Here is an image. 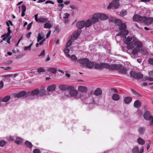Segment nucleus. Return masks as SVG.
<instances>
[{
    "label": "nucleus",
    "instance_id": "obj_1",
    "mask_svg": "<svg viewBox=\"0 0 153 153\" xmlns=\"http://www.w3.org/2000/svg\"><path fill=\"white\" fill-rule=\"evenodd\" d=\"M125 43L128 45V48H135L133 50L132 53L136 55L140 51L142 44L141 42L134 37H128L125 41Z\"/></svg>",
    "mask_w": 153,
    "mask_h": 153
},
{
    "label": "nucleus",
    "instance_id": "obj_2",
    "mask_svg": "<svg viewBox=\"0 0 153 153\" xmlns=\"http://www.w3.org/2000/svg\"><path fill=\"white\" fill-rule=\"evenodd\" d=\"M114 22L116 25L119 27V30L120 31V32L116 35V36H120L121 37L124 36V37L126 38V35L128 33V30H125L126 28V24L123 23L121 20L118 19H115Z\"/></svg>",
    "mask_w": 153,
    "mask_h": 153
},
{
    "label": "nucleus",
    "instance_id": "obj_3",
    "mask_svg": "<svg viewBox=\"0 0 153 153\" xmlns=\"http://www.w3.org/2000/svg\"><path fill=\"white\" fill-rule=\"evenodd\" d=\"M77 62L82 65L84 66H86L88 68H92L94 64V62L89 61V59L86 58L80 59L77 60Z\"/></svg>",
    "mask_w": 153,
    "mask_h": 153
},
{
    "label": "nucleus",
    "instance_id": "obj_4",
    "mask_svg": "<svg viewBox=\"0 0 153 153\" xmlns=\"http://www.w3.org/2000/svg\"><path fill=\"white\" fill-rule=\"evenodd\" d=\"M38 14H36L34 16L35 20L37 22H39L41 23H45L48 22V20L46 16H41L38 19Z\"/></svg>",
    "mask_w": 153,
    "mask_h": 153
},
{
    "label": "nucleus",
    "instance_id": "obj_5",
    "mask_svg": "<svg viewBox=\"0 0 153 153\" xmlns=\"http://www.w3.org/2000/svg\"><path fill=\"white\" fill-rule=\"evenodd\" d=\"M119 0H114L112 3L110 4L107 7L108 10L111 9L112 7L115 9H117L119 7L120 4L119 2Z\"/></svg>",
    "mask_w": 153,
    "mask_h": 153
},
{
    "label": "nucleus",
    "instance_id": "obj_6",
    "mask_svg": "<svg viewBox=\"0 0 153 153\" xmlns=\"http://www.w3.org/2000/svg\"><path fill=\"white\" fill-rule=\"evenodd\" d=\"M39 89H36L31 92L27 93L26 94V97H29L30 98H32L34 96H37L39 95Z\"/></svg>",
    "mask_w": 153,
    "mask_h": 153
},
{
    "label": "nucleus",
    "instance_id": "obj_7",
    "mask_svg": "<svg viewBox=\"0 0 153 153\" xmlns=\"http://www.w3.org/2000/svg\"><path fill=\"white\" fill-rule=\"evenodd\" d=\"M130 74L131 77L138 80L140 79L143 77V75L141 73H137L133 71L130 72Z\"/></svg>",
    "mask_w": 153,
    "mask_h": 153
},
{
    "label": "nucleus",
    "instance_id": "obj_8",
    "mask_svg": "<svg viewBox=\"0 0 153 153\" xmlns=\"http://www.w3.org/2000/svg\"><path fill=\"white\" fill-rule=\"evenodd\" d=\"M144 117L146 120H150L151 123H153V116L151 115V114L149 111H146L144 114Z\"/></svg>",
    "mask_w": 153,
    "mask_h": 153
},
{
    "label": "nucleus",
    "instance_id": "obj_9",
    "mask_svg": "<svg viewBox=\"0 0 153 153\" xmlns=\"http://www.w3.org/2000/svg\"><path fill=\"white\" fill-rule=\"evenodd\" d=\"M69 90V93L70 95V97H73L76 98L78 94V92L77 91L74 89V87L70 86Z\"/></svg>",
    "mask_w": 153,
    "mask_h": 153
},
{
    "label": "nucleus",
    "instance_id": "obj_10",
    "mask_svg": "<svg viewBox=\"0 0 153 153\" xmlns=\"http://www.w3.org/2000/svg\"><path fill=\"white\" fill-rule=\"evenodd\" d=\"M143 17L139 15H135L133 18L134 21L143 22Z\"/></svg>",
    "mask_w": 153,
    "mask_h": 153
},
{
    "label": "nucleus",
    "instance_id": "obj_11",
    "mask_svg": "<svg viewBox=\"0 0 153 153\" xmlns=\"http://www.w3.org/2000/svg\"><path fill=\"white\" fill-rule=\"evenodd\" d=\"M153 21V18L152 17L147 18L145 16H143V22L147 24H150Z\"/></svg>",
    "mask_w": 153,
    "mask_h": 153
},
{
    "label": "nucleus",
    "instance_id": "obj_12",
    "mask_svg": "<svg viewBox=\"0 0 153 153\" xmlns=\"http://www.w3.org/2000/svg\"><path fill=\"white\" fill-rule=\"evenodd\" d=\"M26 94L25 91H22L18 93L13 94V95L14 97L19 98L25 96V95H26Z\"/></svg>",
    "mask_w": 153,
    "mask_h": 153
},
{
    "label": "nucleus",
    "instance_id": "obj_13",
    "mask_svg": "<svg viewBox=\"0 0 153 153\" xmlns=\"http://www.w3.org/2000/svg\"><path fill=\"white\" fill-rule=\"evenodd\" d=\"M84 24V21H79L76 23V26L78 29H81L85 27Z\"/></svg>",
    "mask_w": 153,
    "mask_h": 153
},
{
    "label": "nucleus",
    "instance_id": "obj_14",
    "mask_svg": "<svg viewBox=\"0 0 153 153\" xmlns=\"http://www.w3.org/2000/svg\"><path fill=\"white\" fill-rule=\"evenodd\" d=\"M99 16L98 14H95L93 16L91 19V21L93 23L98 22H99Z\"/></svg>",
    "mask_w": 153,
    "mask_h": 153
},
{
    "label": "nucleus",
    "instance_id": "obj_15",
    "mask_svg": "<svg viewBox=\"0 0 153 153\" xmlns=\"http://www.w3.org/2000/svg\"><path fill=\"white\" fill-rule=\"evenodd\" d=\"M70 86L67 85L61 84L59 86V88L61 90L65 91L68 89L69 90Z\"/></svg>",
    "mask_w": 153,
    "mask_h": 153
},
{
    "label": "nucleus",
    "instance_id": "obj_16",
    "mask_svg": "<svg viewBox=\"0 0 153 153\" xmlns=\"http://www.w3.org/2000/svg\"><path fill=\"white\" fill-rule=\"evenodd\" d=\"M106 63H102L100 64L96 63L95 64L94 68H105V66L107 65Z\"/></svg>",
    "mask_w": 153,
    "mask_h": 153
},
{
    "label": "nucleus",
    "instance_id": "obj_17",
    "mask_svg": "<svg viewBox=\"0 0 153 153\" xmlns=\"http://www.w3.org/2000/svg\"><path fill=\"white\" fill-rule=\"evenodd\" d=\"M98 15L99 19L101 20H105L108 18L107 16L104 14H98Z\"/></svg>",
    "mask_w": 153,
    "mask_h": 153
},
{
    "label": "nucleus",
    "instance_id": "obj_18",
    "mask_svg": "<svg viewBox=\"0 0 153 153\" xmlns=\"http://www.w3.org/2000/svg\"><path fill=\"white\" fill-rule=\"evenodd\" d=\"M107 65L105 66V68L108 69L110 70H114L116 69V64L109 65L108 63H106Z\"/></svg>",
    "mask_w": 153,
    "mask_h": 153
},
{
    "label": "nucleus",
    "instance_id": "obj_19",
    "mask_svg": "<svg viewBox=\"0 0 153 153\" xmlns=\"http://www.w3.org/2000/svg\"><path fill=\"white\" fill-rule=\"evenodd\" d=\"M56 87V85L53 84L48 87L47 90L48 91H53L55 90Z\"/></svg>",
    "mask_w": 153,
    "mask_h": 153
},
{
    "label": "nucleus",
    "instance_id": "obj_20",
    "mask_svg": "<svg viewBox=\"0 0 153 153\" xmlns=\"http://www.w3.org/2000/svg\"><path fill=\"white\" fill-rule=\"evenodd\" d=\"M85 23V27H88L91 26L92 24L93 23L90 20H88L86 21L85 22L84 21Z\"/></svg>",
    "mask_w": 153,
    "mask_h": 153
},
{
    "label": "nucleus",
    "instance_id": "obj_21",
    "mask_svg": "<svg viewBox=\"0 0 153 153\" xmlns=\"http://www.w3.org/2000/svg\"><path fill=\"white\" fill-rule=\"evenodd\" d=\"M81 33V30H77L74 32L73 33V36L74 38L76 39L80 35Z\"/></svg>",
    "mask_w": 153,
    "mask_h": 153
},
{
    "label": "nucleus",
    "instance_id": "obj_22",
    "mask_svg": "<svg viewBox=\"0 0 153 153\" xmlns=\"http://www.w3.org/2000/svg\"><path fill=\"white\" fill-rule=\"evenodd\" d=\"M78 90L79 91L82 92H86L87 91V88L84 86H80L79 87Z\"/></svg>",
    "mask_w": 153,
    "mask_h": 153
},
{
    "label": "nucleus",
    "instance_id": "obj_23",
    "mask_svg": "<svg viewBox=\"0 0 153 153\" xmlns=\"http://www.w3.org/2000/svg\"><path fill=\"white\" fill-rule=\"evenodd\" d=\"M46 91L44 90V88L43 87H42L40 88L39 90V95L42 96L44 95L45 94Z\"/></svg>",
    "mask_w": 153,
    "mask_h": 153
},
{
    "label": "nucleus",
    "instance_id": "obj_24",
    "mask_svg": "<svg viewBox=\"0 0 153 153\" xmlns=\"http://www.w3.org/2000/svg\"><path fill=\"white\" fill-rule=\"evenodd\" d=\"M102 93V91L100 88H97L94 92V94L97 96L100 95Z\"/></svg>",
    "mask_w": 153,
    "mask_h": 153
},
{
    "label": "nucleus",
    "instance_id": "obj_25",
    "mask_svg": "<svg viewBox=\"0 0 153 153\" xmlns=\"http://www.w3.org/2000/svg\"><path fill=\"white\" fill-rule=\"evenodd\" d=\"M132 100L131 98L129 97H125L124 99V102L126 104H129L131 102Z\"/></svg>",
    "mask_w": 153,
    "mask_h": 153
},
{
    "label": "nucleus",
    "instance_id": "obj_26",
    "mask_svg": "<svg viewBox=\"0 0 153 153\" xmlns=\"http://www.w3.org/2000/svg\"><path fill=\"white\" fill-rule=\"evenodd\" d=\"M52 27L51 24L50 22H45L44 25V27L45 28L50 29Z\"/></svg>",
    "mask_w": 153,
    "mask_h": 153
},
{
    "label": "nucleus",
    "instance_id": "obj_27",
    "mask_svg": "<svg viewBox=\"0 0 153 153\" xmlns=\"http://www.w3.org/2000/svg\"><path fill=\"white\" fill-rule=\"evenodd\" d=\"M25 145L26 146L31 149L33 147V145L31 142L28 141H26L25 143Z\"/></svg>",
    "mask_w": 153,
    "mask_h": 153
},
{
    "label": "nucleus",
    "instance_id": "obj_28",
    "mask_svg": "<svg viewBox=\"0 0 153 153\" xmlns=\"http://www.w3.org/2000/svg\"><path fill=\"white\" fill-rule=\"evenodd\" d=\"M120 97L119 95L116 94H114L112 96V99L114 100L117 101L120 99Z\"/></svg>",
    "mask_w": 153,
    "mask_h": 153
},
{
    "label": "nucleus",
    "instance_id": "obj_29",
    "mask_svg": "<svg viewBox=\"0 0 153 153\" xmlns=\"http://www.w3.org/2000/svg\"><path fill=\"white\" fill-rule=\"evenodd\" d=\"M44 37V36L42 33H39L37 37V42H39Z\"/></svg>",
    "mask_w": 153,
    "mask_h": 153
},
{
    "label": "nucleus",
    "instance_id": "obj_30",
    "mask_svg": "<svg viewBox=\"0 0 153 153\" xmlns=\"http://www.w3.org/2000/svg\"><path fill=\"white\" fill-rule=\"evenodd\" d=\"M137 142L141 145H143L145 143V141L141 137H139L137 140Z\"/></svg>",
    "mask_w": 153,
    "mask_h": 153
},
{
    "label": "nucleus",
    "instance_id": "obj_31",
    "mask_svg": "<svg viewBox=\"0 0 153 153\" xmlns=\"http://www.w3.org/2000/svg\"><path fill=\"white\" fill-rule=\"evenodd\" d=\"M134 105L136 108H139L141 106V103L139 100H137L134 102Z\"/></svg>",
    "mask_w": 153,
    "mask_h": 153
},
{
    "label": "nucleus",
    "instance_id": "obj_32",
    "mask_svg": "<svg viewBox=\"0 0 153 153\" xmlns=\"http://www.w3.org/2000/svg\"><path fill=\"white\" fill-rule=\"evenodd\" d=\"M10 99V97L9 96H7L4 98H1V101L3 102H7Z\"/></svg>",
    "mask_w": 153,
    "mask_h": 153
},
{
    "label": "nucleus",
    "instance_id": "obj_33",
    "mask_svg": "<svg viewBox=\"0 0 153 153\" xmlns=\"http://www.w3.org/2000/svg\"><path fill=\"white\" fill-rule=\"evenodd\" d=\"M22 141V139L19 137H17L15 139L14 142L17 144H19Z\"/></svg>",
    "mask_w": 153,
    "mask_h": 153
},
{
    "label": "nucleus",
    "instance_id": "obj_34",
    "mask_svg": "<svg viewBox=\"0 0 153 153\" xmlns=\"http://www.w3.org/2000/svg\"><path fill=\"white\" fill-rule=\"evenodd\" d=\"M145 129L144 127H140L138 129V132L140 134H144Z\"/></svg>",
    "mask_w": 153,
    "mask_h": 153
},
{
    "label": "nucleus",
    "instance_id": "obj_35",
    "mask_svg": "<svg viewBox=\"0 0 153 153\" xmlns=\"http://www.w3.org/2000/svg\"><path fill=\"white\" fill-rule=\"evenodd\" d=\"M131 91L133 94L135 95V97H141V95L139 93L136 91L134 90L131 89Z\"/></svg>",
    "mask_w": 153,
    "mask_h": 153
},
{
    "label": "nucleus",
    "instance_id": "obj_36",
    "mask_svg": "<svg viewBox=\"0 0 153 153\" xmlns=\"http://www.w3.org/2000/svg\"><path fill=\"white\" fill-rule=\"evenodd\" d=\"M123 67L124 66L121 64H116V69L120 71V70L123 69Z\"/></svg>",
    "mask_w": 153,
    "mask_h": 153
},
{
    "label": "nucleus",
    "instance_id": "obj_37",
    "mask_svg": "<svg viewBox=\"0 0 153 153\" xmlns=\"http://www.w3.org/2000/svg\"><path fill=\"white\" fill-rule=\"evenodd\" d=\"M132 153H138L139 152L138 147V146H135L132 150Z\"/></svg>",
    "mask_w": 153,
    "mask_h": 153
},
{
    "label": "nucleus",
    "instance_id": "obj_38",
    "mask_svg": "<svg viewBox=\"0 0 153 153\" xmlns=\"http://www.w3.org/2000/svg\"><path fill=\"white\" fill-rule=\"evenodd\" d=\"M64 51L65 54L68 57H70V56L69 54H68L69 52V50L68 49H65L64 50Z\"/></svg>",
    "mask_w": 153,
    "mask_h": 153
},
{
    "label": "nucleus",
    "instance_id": "obj_39",
    "mask_svg": "<svg viewBox=\"0 0 153 153\" xmlns=\"http://www.w3.org/2000/svg\"><path fill=\"white\" fill-rule=\"evenodd\" d=\"M48 71L52 73L55 74L56 72V69L53 68H50L48 69Z\"/></svg>",
    "mask_w": 153,
    "mask_h": 153
},
{
    "label": "nucleus",
    "instance_id": "obj_40",
    "mask_svg": "<svg viewBox=\"0 0 153 153\" xmlns=\"http://www.w3.org/2000/svg\"><path fill=\"white\" fill-rule=\"evenodd\" d=\"M127 14V12L126 10H122L120 12V15L121 16H123Z\"/></svg>",
    "mask_w": 153,
    "mask_h": 153
},
{
    "label": "nucleus",
    "instance_id": "obj_41",
    "mask_svg": "<svg viewBox=\"0 0 153 153\" xmlns=\"http://www.w3.org/2000/svg\"><path fill=\"white\" fill-rule=\"evenodd\" d=\"M45 71V70L43 68H38L37 69V72L38 73L44 72Z\"/></svg>",
    "mask_w": 153,
    "mask_h": 153
},
{
    "label": "nucleus",
    "instance_id": "obj_42",
    "mask_svg": "<svg viewBox=\"0 0 153 153\" xmlns=\"http://www.w3.org/2000/svg\"><path fill=\"white\" fill-rule=\"evenodd\" d=\"M6 143V142L4 140H2L0 141V146L1 147H3Z\"/></svg>",
    "mask_w": 153,
    "mask_h": 153
},
{
    "label": "nucleus",
    "instance_id": "obj_43",
    "mask_svg": "<svg viewBox=\"0 0 153 153\" xmlns=\"http://www.w3.org/2000/svg\"><path fill=\"white\" fill-rule=\"evenodd\" d=\"M64 4H58V7H59V9L58 10L59 11H61L62 10L63 7H64Z\"/></svg>",
    "mask_w": 153,
    "mask_h": 153
},
{
    "label": "nucleus",
    "instance_id": "obj_44",
    "mask_svg": "<svg viewBox=\"0 0 153 153\" xmlns=\"http://www.w3.org/2000/svg\"><path fill=\"white\" fill-rule=\"evenodd\" d=\"M126 72L127 70L126 69L124 68L123 69H121L120 71V73L123 74H126Z\"/></svg>",
    "mask_w": 153,
    "mask_h": 153
},
{
    "label": "nucleus",
    "instance_id": "obj_45",
    "mask_svg": "<svg viewBox=\"0 0 153 153\" xmlns=\"http://www.w3.org/2000/svg\"><path fill=\"white\" fill-rule=\"evenodd\" d=\"M71 58L73 61H76L77 59V58L75 55H72L71 57Z\"/></svg>",
    "mask_w": 153,
    "mask_h": 153
},
{
    "label": "nucleus",
    "instance_id": "obj_46",
    "mask_svg": "<svg viewBox=\"0 0 153 153\" xmlns=\"http://www.w3.org/2000/svg\"><path fill=\"white\" fill-rule=\"evenodd\" d=\"M72 42L71 40H69L67 43L66 44V48H68L70 47L71 44H72Z\"/></svg>",
    "mask_w": 153,
    "mask_h": 153
},
{
    "label": "nucleus",
    "instance_id": "obj_47",
    "mask_svg": "<svg viewBox=\"0 0 153 153\" xmlns=\"http://www.w3.org/2000/svg\"><path fill=\"white\" fill-rule=\"evenodd\" d=\"M11 33V32H8L6 34L2 36L1 37L2 38L3 37L5 36L6 37L8 38V37H9V36L10 35V34Z\"/></svg>",
    "mask_w": 153,
    "mask_h": 153
},
{
    "label": "nucleus",
    "instance_id": "obj_48",
    "mask_svg": "<svg viewBox=\"0 0 153 153\" xmlns=\"http://www.w3.org/2000/svg\"><path fill=\"white\" fill-rule=\"evenodd\" d=\"M33 153H41L40 150L38 149H36L33 150Z\"/></svg>",
    "mask_w": 153,
    "mask_h": 153
},
{
    "label": "nucleus",
    "instance_id": "obj_49",
    "mask_svg": "<svg viewBox=\"0 0 153 153\" xmlns=\"http://www.w3.org/2000/svg\"><path fill=\"white\" fill-rule=\"evenodd\" d=\"M69 16V14L67 13H65L63 15V18L64 19H67Z\"/></svg>",
    "mask_w": 153,
    "mask_h": 153
},
{
    "label": "nucleus",
    "instance_id": "obj_50",
    "mask_svg": "<svg viewBox=\"0 0 153 153\" xmlns=\"http://www.w3.org/2000/svg\"><path fill=\"white\" fill-rule=\"evenodd\" d=\"M21 8L22 10V11L25 12L26 10V8L25 5H22L21 7Z\"/></svg>",
    "mask_w": 153,
    "mask_h": 153
},
{
    "label": "nucleus",
    "instance_id": "obj_51",
    "mask_svg": "<svg viewBox=\"0 0 153 153\" xmlns=\"http://www.w3.org/2000/svg\"><path fill=\"white\" fill-rule=\"evenodd\" d=\"M45 50H43L41 53L39 55V56H44L45 54Z\"/></svg>",
    "mask_w": 153,
    "mask_h": 153
},
{
    "label": "nucleus",
    "instance_id": "obj_52",
    "mask_svg": "<svg viewBox=\"0 0 153 153\" xmlns=\"http://www.w3.org/2000/svg\"><path fill=\"white\" fill-rule=\"evenodd\" d=\"M4 86V82L1 81L0 82V89H2L3 88Z\"/></svg>",
    "mask_w": 153,
    "mask_h": 153
},
{
    "label": "nucleus",
    "instance_id": "obj_53",
    "mask_svg": "<svg viewBox=\"0 0 153 153\" xmlns=\"http://www.w3.org/2000/svg\"><path fill=\"white\" fill-rule=\"evenodd\" d=\"M65 95L66 97H71L70 93H69V92L66 91L65 93Z\"/></svg>",
    "mask_w": 153,
    "mask_h": 153
},
{
    "label": "nucleus",
    "instance_id": "obj_54",
    "mask_svg": "<svg viewBox=\"0 0 153 153\" xmlns=\"http://www.w3.org/2000/svg\"><path fill=\"white\" fill-rule=\"evenodd\" d=\"M31 49V48H30V46H27V47H25L24 48V50L25 51H26V50H29V51H30Z\"/></svg>",
    "mask_w": 153,
    "mask_h": 153
},
{
    "label": "nucleus",
    "instance_id": "obj_55",
    "mask_svg": "<svg viewBox=\"0 0 153 153\" xmlns=\"http://www.w3.org/2000/svg\"><path fill=\"white\" fill-rule=\"evenodd\" d=\"M6 25L8 26V27L7 28V31H8V32H11V30H10V27L9 24L8 23V22H7Z\"/></svg>",
    "mask_w": 153,
    "mask_h": 153
},
{
    "label": "nucleus",
    "instance_id": "obj_56",
    "mask_svg": "<svg viewBox=\"0 0 153 153\" xmlns=\"http://www.w3.org/2000/svg\"><path fill=\"white\" fill-rule=\"evenodd\" d=\"M32 23L31 22V23H29L27 27V30H29L30 29L31 26L32 25Z\"/></svg>",
    "mask_w": 153,
    "mask_h": 153
},
{
    "label": "nucleus",
    "instance_id": "obj_57",
    "mask_svg": "<svg viewBox=\"0 0 153 153\" xmlns=\"http://www.w3.org/2000/svg\"><path fill=\"white\" fill-rule=\"evenodd\" d=\"M7 139L8 141H13L14 140V137L11 136L8 137Z\"/></svg>",
    "mask_w": 153,
    "mask_h": 153
},
{
    "label": "nucleus",
    "instance_id": "obj_58",
    "mask_svg": "<svg viewBox=\"0 0 153 153\" xmlns=\"http://www.w3.org/2000/svg\"><path fill=\"white\" fill-rule=\"evenodd\" d=\"M48 3H50L52 4H54V2L51 1H47L45 2V4H47Z\"/></svg>",
    "mask_w": 153,
    "mask_h": 153
},
{
    "label": "nucleus",
    "instance_id": "obj_59",
    "mask_svg": "<svg viewBox=\"0 0 153 153\" xmlns=\"http://www.w3.org/2000/svg\"><path fill=\"white\" fill-rule=\"evenodd\" d=\"M149 62L150 64L153 65V58L149 59Z\"/></svg>",
    "mask_w": 153,
    "mask_h": 153
},
{
    "label": "nucleus",
    "instance_id": "obj_60",
    "mask_svg": "<svg viewBox=\"0 0 153 153\" xmlns=\"http://www.w3.org/2000/svg\"><path fill=\"white\" fill-rule=\"evenodd\" d=\"M149 74L150 76L153 77V71L149 72Z\"/></svg>",
    "mask_w": 153,
    "mask_h": 153
},
{
    "label": "nucleus",
    "instance_id": "obj_61",
    "mask_svg": "<svg viewBox=\"0 0 153 153\" xmlns=\"http://www.w3.org/2000/svg\"><path fill=\"white\" fill-rule=\"evenodd\" d=\"M70 7L73 9H76L77 7L74 5H71L70 6Z\"/></svg>",
    "mask_w": 153,
    "mask_h": 153
},
{
    "label": "nucleus",
    "instance_id": "obj_62",
    "mask_svg": "<svg viewBox=\"0 0 153 153\" xmlns=\"http://www.w3.org/2000/svg\"><path fill=\"white\" fill-rule=\"evenodd\" d=\"M31 34V32H30L29 33H28L27 35H26V37L28 38V39H29L30 37V35Z\"/></svg>",
    "mask_w": 153,
    "mask_h": 153
},
{
    "label": "nucleus",
    "instance_id": "obj_63",
    "mask_svg": "<svg viewBox=\"0 0 153 153\" xmlns=\"http://www.w3.org/2000/svg\"><path fill=\"white\" fill-rule=\"evenodd\" d=\"M146 80H148L149 81H153V78L148 77L146 78Z\"/></svg>",
    "mask_w": 153,
    "mask_h": 153
},
{
    "label": "nucleus",
    "instance_id": "obj_64",
    "mask_svg": "<svg viewBox=\"0 0 153 153\" xmlns=\"http://www.w3.org/2000/svg\"><path fill=\"white\" fill-rule=\"evenodd\" d=\"M11 38V36L8 37L7 38V42L8 44H10V40Z\"/></svg>",
    "mask_w": 153,
    "mask_h": 153
}]
</instances>
